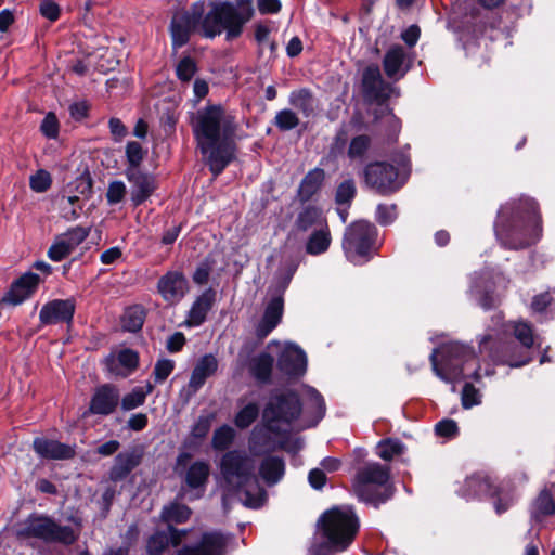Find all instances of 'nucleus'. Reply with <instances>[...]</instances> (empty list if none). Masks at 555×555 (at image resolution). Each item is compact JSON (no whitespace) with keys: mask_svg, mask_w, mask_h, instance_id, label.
Masks as SVG:
<instances>
[{"mask_svg":"<svg viewBox=\"0 0 555 555\" xmlns=\"http://www.w3.org/2000/svg\"><path fill=\"white\" fill-rule=\"evenodd\" d=\"M191 513V509L186 505L173 502L164 506L162 511V518L169 525L182 524L190 518Z\"/></svg>","mask_w":555,"mask_h":555,"instance_id":"nucleus-39","label":"nucleus"},{"mask_svg":"<svg viewBox=\"0 0 555 555\" xmlns=\"http://www.w3.org/2000/svg\"><path fill=\"white\" fill-rule=\"evenodd\" d=\"M153 389L154 386L152 384H147L145 387H135L121 399V408L125 411H130L142 405L146 396L150 395Z\"/></svg>","mask_w":555,"mask_h":555,"instance_id":"nucleus-40","label":"nucleus"},{"mask_svg":"<svg viewBox=\"0 0 555 555\" xmlns=\"http://www.w3.org/2000/svg\"><path fill=\"white\" fill-rule=\"evenodd\" d=\"M52 183L51 175L44 170L39 169L29 178V184L33 191L37 193L46 192Z\"/></svg>","mask_w":555,"mask_h":555,"instance_id":"nucleus-46","label":"nucleus"},{"mask_svg":"<svg viewBox=\"0 0 555 555\" xmlns=\"http://www.w3.org/2000/svg\"><path fill=\"white\" fill-rule=\"evenodd\" d=\"M371 144L370 137L365 134L354 137L348 147V157L351 160H362Z\"/></svg>","mask_w":555,"mask_h":555,"instance_id":"nucleus-45","label":"nucleus"},{"mask_svg":"<svg viewBox=\"0 0 555 555\" xmlns=\"http://www.w3.org/2000/svg\"><path fill=\"white\" fill-rule=\"evenodd\" d=\"M435 431L440 437L452 438L457 434V424L453 420H442L436 424Z\"/></svg>","mask_w":555,"mask_h":555,"instance_id":"nucleus-57","label":"nucleus"},{"mask_svg":"<svg viewBox=\"0 0 555 555\" xmlns=\"http://www.w3.org/2000/svg\"><path fill=\"white\" fill-rule=\"evenodd\" d=\"M234 436H235L234 429L228 425H223V426L217 428L212 436V441H211L212 448L215 450H220V451L228 449L231 446V443L234 439Z\"/></svg>","mask_w":555,"mask_h":555,"instance_id":"nucleus-43","label":"nucleus"},{"mask_svg":"<svg viewBox=\"0 0 555 555\" xmlns=\"http://www.w3.org/2000/svg\"><path fill=\"white\" fill-rule=\"evenodd\" d=\"M235 118L219 105L197 111L193 132L201 153L215 176L220 175L234 158Z\"/></svg>","mask_w":555,"mask_h":555,"instance_id":"nucleus-2","label":"nucleus"},{"mask_svg":"<svg viewBox=\"0 0 555 555\" xmlns=\"http://www.w3.org/2000/svg\"><path fill=\"white\" fill-rule=\"evenodd\" d=\"M217 258H220L219 253L210 254L209 257L206 259L205 262H203L196 270L193 278H208L210 274L215 273L217 268Z\"/></svg>","mask_w":555,"mask_h":555,"instance_id":"nucleus-54","label":"nucleus"},{"mask_svg":"<svg viewBox=\"0 0 555 555\" xmlns=\"http://www.w3.org/2000/svg\"><path fill=\"white\" fill-rule=\"evenodd\" d=\"M304 397L307 401L308 409H311L315 415L313 425L318 424L325 415L326 406L322 395L310 386H304Z\"/></svg>","mask_w":555,"mask_h":555,"instance_id":"nucleus-37","label":"nucleus"},{"mask_svg":"<svg viewBox=\"0 0 555 555\" xmlns=\"http://www.w3.org/2000/svg\"><path fill=\"white\" fill-rule=\"evenodd\" d=\"M288 286L287 280H275L269 287V302L266 307L264 314L256 327V335L264 338L281 322L284 308L283 295Z\"/></svg>","mask_w":555,"mask_h":555,"instance_id":"nucleus-12","label":"nucleus"},{"mask_svg":"<svg viewBox=\"0 0 555 555\" xmlns=\"http://www.w3.org/2000/svg\"><path fill=\"white\" fill-rule=\"evenodd\" d=\"M33 447L39 456L49 460H68L75 455L74 447L43 437L36 438Z\"/></svg>","mask_w":555,"mask_h":555,"instance_id":"nucleus-23","label":"nucleus"},{"mask_svg":"<svg viewBox=\"0 0 555 555\" xmlns=\"http://www.w3.org/2000/svg\"><path fill=\"white\" fill-rule=\"evenodd\" d=\"M389 470L378 463H370L359 469L353 489L359 500L378 505L391 496Z\"/></svg>","mask_w":555,"mask_h":555,"instance_id":"nucleus-8","label":"nucleus"},{"mask_svg":"<svg viewBox=\"0 0 555 555\" xmlns=\"http://www.w3.org/2000/svg\"><path fill=\"white\" fill-rule=\"evenodd\" d=\"M175 369V362L170 359H160L155 363L153 375L156 384L164 383Z\"/></svg>","mask_w":555,"mask_h":555,"instance_id":"nucleus-48","label":"nucleus"},{"mask_svg":"<svg viewBox=\"0 0 555 555\" xmlns=\"http://www.w3.org/2000/svg\"><path fill=\"white\" fill-rule=\"evenodd\" d=\"M145 319L144 309L141 306L127 308L121 317V326L128 332H138L142 328Z\"/></svg>","mask_w":555,"mask_h":555,"instance_id":"nucleus-36","label":"nucleus"},{"mask_svg":"<svg viewBox=\"0 0 555 555\" xmlns=\"http://www.w3.org/2000/svg\"><path fill=\"white\" fill-rule=\"evenodd\" d=\"M531 310L535 314H553L555 310V299L550 292L535 295L531 302Z\"/></svg>","mask_w":555,"mask_h":555,"instance_id":"nucleus-41","label":"nucleus"},{"mask_svg":"<svg viewBox=\"0 0 555 555\" xmlns=\"http://www.w3.org/2000/svg\"><path fill=\"white\" fill-rule=\"evenodd\" d=\"M476 297L479 305L485 309H489L499 302V298L494 295L492 285L490 284L482 286V292L478 289L476 292Z\"/></svg>","mask_w":555,"mask_h":555,"instance_id":"nucleus-52","label":"nucleus"},{"mask_svg":"<svg viewBox=\"0 0 555 555\" xmlns=\"http://www.w3.org/2000/svg\"><path fill=\"white\" fill-rule=\"evenodd\" d=\"M37 287L38 280H15L0 299V304L18 306L28 299Z\"/></svg>","mask_w":555,"mask_h":555,"instance_id":"nucleus-24","label":"nucleus"},{"mask_svg":"<svg viewBox=\"0 0 555 555\" xmlns=\"http://www.w3.org/2000/svg\"><path fill=\"white\" fill-rule=\"evenodd\" d=\"M495 233L509 248H524L538 242L542 228L537 203L531 198L506 203L499 210Z\"/></svg>","mask_w":555,"mask_h":555,"instance_id":"nucleus-4","label":"nucleus"},{"mask_svg":"<svg viewBox=\"0 0 555 555\" xmlns=\"http://www.w3.org/2000/svg\"><path fill=\"white\" fill-rule=\"evenodd\" d=\"M34 268H36L38 271H40L44 275H51V274H66V267H52L46 261H36L34 263Z\"/></svg>","mask_w":555,"mask_h":555,"instance_id":"nucleus-64","label":"nucleus"},{"mask_svg":"<svg viewBox=\"0 0 555 555\" xmlns=\"http://www.w3.org/2000/svg\"><path fill=\"white\" fill-rule=\"evenodd\" d=\"M364 178L366 184L379 193L397 191L403 183L399 180L396 168L386 163H374L366 166Z\"/></svg>","mask_w":555,"mask_h":555,"instance_id":"nucleus-13","label":"nucleus"},{"mask_svg":"<svg viewBox=\"0 0 555 555\" xmlns=\"http://www.w3.org/2000/svg\"><path fill=\"white\" fill-rule=\"evenodd\" d=\"M216 300V292L211 288L205 291L193 304L189 315L188 323L191 326H199L206 319L208 311L211 309Z\"/></svg>","mask_w":555,"mask_h":555,"instance_id":"nucleus-27","label":"nucleus"},{"mask_svg":"<svg viewBox=\"0 0 555 555\" xmlns=\"http://www.w3.org/2000/svg\"><path fill=\"white\" fill-rule=\"evenodd\" d=\"M515 338L521 344V348L512 345L503 346L502 353L493 349L495 341L492 335L487 334L481 337L479 347L481 352H489V356L499 363L507 364L512 367H520L528 364L531 360L530 349L538 343L539 337L533 333L532 325L529 322L519 320L512 324Z\"/></svg>","mask_w":555,"mask_h":555,"instance_id":"nucleus-6","label":"nucleus"},{"mask_svg":"<svg viewBox=\"0 0 555 555\" xmlns=\"http://www.w3.org/2000/svg\"><path fill=\"white\" fill-rule=\"evenodd\" d=\"M555 504L552 494L544 490L534 500L531 506V517L534 521H540L542 517L553 514Z\"/></svg>","mask_w":555,"mask_h":555,"instance_id":"nucleus-38","label":"nucleus"},{"mask_svg":"<svg viewBox=\"0 0 555 555\" xmlns=\"http://www.w3.org/2000/svg\"><path fill=\"white\" fill-rule=\"evenodd\" d=\"M217 481L223 492L224 508L232 496L250 508H259L266 501V491L255 475V462L244 450H231L222 455Z\"/></svg>","mask_w":555,"mask_h":555,"instance_id":"nucleus-3","label":"nucleus"},{"mask_svg":"<svg viewBox=\"0 0 555 555\" xmlns=\"http://www.w3.org/2000/svg\"><path fill=\"white\" fill-rule=\"evenodd\" d=\"M210 474V466L205 461H196L190 465L184 474V483L193 492L189 499H199L205 490L208 477Z\"/></svg>","mask_w":555,"mask_h":555,"instance_id":"nucleus-21","label":"nucleus"},{"mask_svg":"<svg viewBox=\"0 0 555 555\" xmlns=\"http://www.w3.org/2000/svg\"><path fill=\"white\" fill-rule=\"evenodd\" d=\"M88 233L82 228H75L57 236L48 251V256L53 261H61L68 257L74 249L81 244Z\"/></svg>","mask_w":555,"mask_h":555,"instance_id":"nucleus-18","label":"nucleus"},{"mask_svg":"<svg viewBox=\"0 0 555 555\" xmlns=\"http://www.w3.org/2000/svg\"><path fill=\"white\" fill-rule=\"evenodd\" d=\"M259 414V406L256 402H250L243 406L234 418V424L238 428H247L250 426Z\"/></svg>","mask_w":555,"mask_h":555,"instance_id":"nucleus-42","label":"nucleus"},{"mask_svg":"<svg viewBox=\"0 0 555 555\" xmlns=\"http://www.w3.org/2000/svg\"><path fill=\"white\" fill-rule=\"evenodd\" d=\"M76 304L74 299H53L46 302L39 312L40 324L55 325L59 323L70 324L74 319Z\"/></svg>","mask_w":555,"mask_h":555,"instance_id":"nucleus-14","label":"nucleus"},{"mask_svg":"<svg viewBox=\"0 0 555 555\" xmlns=\"http://www.w3.org/2000/svg\"><path fill=\"white\" fill-rule=\"evenodd\" d=\"M126 156L130 164L129 168H138L144 157L141 144L135 141L128 142L126 146Z\"/></svg>","mask_w":555,"mask_h":555,"instance_id":"nucleus-51","label":"nucleus"},{"mask_svg":"<svg viewBox=\"0 0 555 555\" xmlns=\"http://www.w3.org/2000/svg\"><path fill=\"white\" fill-rule=\"evenodd\" d=\"M27 534L44 542L70 545L78 539L79 533L69 526H61L50 517L31 518L27 524Z\"/></svg>","mask_w":555,"mask_h":555,"instance_id":"nucleus-11","label":"nucleus"},{"mask_svg":"<svg viewBox=\"0 0 555 555\" xmlns=\"http://www.w3.org/2000/svg\"><path fill=\"white\" fill-rule=\"evenodd\" d=\"M309 483L314 489H322L326 483V475L321 468L310 470L308 476Z\"/></svg>","mask_w":555,"mask_h":555,"instance_id":"nucleus-62","label":"nucleus"},{"mask_svg":"<svg viewBox=\"0 0 555 555\" xmlns=\"http://www.w3.org/2000/svg\"><path fill=\"white\" fill-rule=\"evenodd\" d=\"M319 525L325 541L314 544L310 555H331L345 551L351 544L359 529V519L351 507L339 506L326 511Z\"/></svg>","mask_w":555,"mask_h":555,"instance_id":"nucleus-5","label":"nucleus"},{"mask_svg":"<svg viewBox=\"0 0 555 555\" xmlns=\"http://www.w3.org/2000/svg\"><path fill=\"white\" fill-rule=\"evenodd\" d=\"M257 8L260 14H276L282 9L280 0H257Z\"/></svg>","mask_w":555,"mask_h":555,"instance_id":"nucleus-61","label":"nucleus"},{"mask_svg":"<svg viewBox=\"0 0 555 555\" xmlns=\"http://www.w3.org/2000/svg\"><path fill=\"white\" fill-rule=\"evenodd\" d=\"M227 542L221 532H206L196 545L180 548L178 555H224Z\"/></svg>","mask_w":555,"mask_h":555,"instance_id":"nucleus-17","label":"nucleus"},{"mask_svg":"<svg viewBox=\"0 0 555 555\" xmlns=\"http://www.w3.org/2000/svg\"><path fill=\"white\" fill-rule=\"evenodd\" d=\"M442 362H437V350L430 354V362L436 375L444 382L461 378L480 379L481 374L476 366L477 359L473 350L460 343H451L441 348Z\"/></svg>","mask_w":555,"mask_h":555,"instance_id":"nucleus-7","label":"nucleus"},{"mask_svg":"<svg viewBox=\"0 0 555 555\" xmlns=\"http://www.w3.org/2000/svg\"><path fill=\"white\" fill-rule=\"evenodd\" d=\"M362 86L365 96L377 102H384L395 92V89L383 80L377 66H369L364 69Z\"/></svg>","mask_w":555,"mask_h":555,"instance_id":"nucleus-16","label":"nucleus"},{"mask_svg":"<svg viewBox=\"0 0 555 555\" xmlns=\"http://www.w3.org/2000/svg\"><path fill=\"white\" fill-rule=\"evenodd\" d=\"M322 178V171L309 172L301 182V190L312 192Z\"/></svg>","mask_w":555,"mask_h":555,"instance_id":"nucleus-63","label":"nucleus"},{"mask_svg":"<svg viewBox=\"0 0 555 555\" xmlns=\"http://www.w3.org/2000/svg\"><path fill=\"white\" fill-rule=\"evenodd\" d=\"M274 359L267 352H262L253 357L248 363L250 375L259 383L267 384L270 382Z\"/></svg>","mask_w":555,"mask_h":555,"instance_id":"nucleus-30","label":"nucleus"},{"mask_svg":"<svg viewBox=\"0 0 555 555\" xmlns=\"http://www.w3.org/2000/svg\"><path fill=\"white\" fill-rule=\"evenodd\" d=\"M404 446L397 439L383 440L377 444V455L385 461H390L403 452Z\"/></svg>","mask_w":555,"mask_h":555,"instance_id":"nucleus-44","label":"nucleus"},{"mask_svg":"<svg viewBox=\"0 0 555 555\" xmlns=\"http://www.w3.org/2000/svg\"><path fill=\"white\" fill-rule=\"evenodd\" d=\"M218 360L214 354L203 356L195 364L189 384L188 393L195 395L218 370Z\"/></svg>","mask_w":555,"mask_h":555,"instance_id":"nucleus-20","label":"nucleus"},{"mask_svg":"<svg viewBox=\"0 0 555 555\" xmlns=\"http://www.w3.org/2000/svg\"><path fill=\"white\" fill-rule=\"evenodd\" d=\"M492 486L490 481L479 475L467 478L460 490L461 496L465 500L480 499L491 494Z\"/></svg>","mask_w":555,"mask_h":555,"instance_id":"nucleus-32","label":"nucleus"},{"mask_svg":"<svg viewBox=\"0 0 555 555\" xmlns=\"http://www.w3.org/2000/svg\"><path fill=\"white\" fill-rule=\"evenodd\" d=\"M141 461L140 454L135 451L122 452L115 457V463L109 472V478L113 481L125 479Z\"/></svg>","mask_w":555,"mask_h":555,"instance_id":"nucleus-28","label":"nucleus"},{"mask_svg":"<svg viewBox=\"0 0 555 555\" xmlns=\"http://www.w3.org/2000/svg\"><path fill=\"white\" fill-rule=\"evenodd\" d=\"M185 534L186 531H179L169 526L168 532H156L150 538L147 551L151 555H159L169 543H172L175 546L178 545Z\"/></svg>","mask_w":555,"mask_h":555,"instance_id":"nucleus-29","label":"nucleus"},{"mask_svg":"<svg viewBox=\"0 0 555 555\" xmlns=\"http://www.w3.org/2000/svg\"><path fill=\"white\" fill-rule=\"evenodd\" d=\"M332 243L330 227L310 232L305 243V251L311 256H319L326 253Z\"/></svg>","mask_w":555,"mask_h":555,"instance_id":"nucleus-31","label":"nucleus"},{"mask_svg":"<svg viewBox=\"0 0 555 555\" xmlns=\"http://www.w3.org/2000/svg\"><path fill=\"white\" fill-rule=\"evenodd\" d=\"M127 178L132 184L131 199L135 206L142 204L155 190V180L152 176L141 172L138 168H128Z\"/></svg>","mask_w":555,"mask_h":555,"instance_id":"nucleus-22","label":"nucleus"},{"mask_svg":"<svg viewBox=\"0 0 555 555\" xmlns=\"http://www.w3.org/2000/svg\"><path fill=\"white\" fill-rule=\"evenodd\" d=\"M300 412L301 404L295 392H276L271 396L263 410V421L270 431L280 434L287 430Z\"/></svg>","mask_w":555,"mask_h":555,"instance_id":"nucleus-10","label":"nucleus"},{"mask_svg":"<svg viewBox=\"0 0 555 555\" xmlns=\"http://www.w3.org/2000/svg\"><path fill=\"white\" fill-rule=\"evenodd\" d=\"M376 235V228L367 221L359 220L351 223L343 238L346 258L354 264L367 262L374 254Z\"/></svg>","mask_w":555,"mask_h":555,"instance_id":"nucleus-9","label":"nucleus"},{"mask_svg":"<svg viewBox=\"0 0 555 555\" xmlns=\"http://www.w3.org/2000/svg\"><path fill=\"white\" fill-rule=\"evenodd\" d=\"M481 403V395L472 384H465L462 391V405L465 409H470L474 405Z\"/></svg>","mask_w":555,"mask_h":555,"instance_id":"nucleus-50","label":"nucleus"},{"mask_svg":"<svg viewBox=\"0 0 555 555\" xmlns=\"http://www.w3.org/2000/svg\"><path fill=\"white\" fill-rule=\"evenodd\" d=\"M397 217L393 205H379L376 209V219L380 224H390Z\"/></svg>","mask_w":555,"mask_h":555,"instance_id":"nucleus-59","label":"nucleus"},{"mask_svg":"<svg viewBox=\"0 0 555 555\" xmlns=\"http://www.w3.org/2000/svg\"><path fill=\"white\" fill-rule=\"evenodd\" d=\"M126 195V185L122 181H113L108 184L106 199L109 205L120 203Z\"/></svg>","mask_w":555,"mask_h":555,"instance_id":"nucleus-49","label":"nucleus"},{"mask_svg":"<svg viewBox=\"0 0 555 555\" xmlns=\"http://www.w3.org/2000/svg\"><path fill=\"white\" fill-rule=\"evenodd\" d=\"M204 2H195L189 10L177 12L170 24L172 44L184 46L193 31L199 29L207 38L225 31L227 39L237 38L254 14V0L212 1L204 14Z\"/></svg>","mask_w":555,"mask_h":555,"instance_id":"nucleus-1","label":"nucleus"},{"mask_svg":"<svg viewBox=\"0 0 555 555\" xmlns=\"http://www.w3.org/2000/svg\"><path fill=\"white\" fill-rule=\"evenodd\" d=\"M278 366L289 377H300L307 371V356L296 344L285 343L278 359Z\"/></svg>","mask_w":555,"mask_h":555,"instance_id":"nucleus-15","label":"nucleus"},{"mask_svg":"<svg viewBox=\"0 0 555 555\" xmlns=\"http://www.w3.org/2000/svg\"><path fill=\"white\" fill-rule=\"evenodd\" d=\"M177 76L183 80L189 81L195 73V64L190 57L182 59L177 65Z\"/></svg>","mask_w":555,"mask_h":555,"instance_id":"nucleus-58","label":"nucleus"},{"mask_svg":"<svg viewBox=\"0 0 555 555\" xmlns=\"http://www.w3.org/2000/svg\"><path fill=\"white\" fill-rule=\"evenodd\" d=\"M405 51L401 46L391 47L384 56V69L390 79L398 80L404 76Z\"/></svg>","mask_w":555,"mask_h":555,"instance_id":"nucleus-26","label":"nucleus"},{"mask_svg":"<svg viewBox=\"0 0 555 555\" xmlns=\"http://www.w3.org/2000/svg\"><path fill=\"white\" fill-rule=\"evenodd\" d=\"M285 472V463L279 456L266 457L259 468L261 478L268 485H274L281 480Z\"/></svg>","mask_w":555,"mask_h":555,"instance_id":"nucleus-33","label":"nucleus"},{"mask_svg":"<svg viewBox=\"0 0 555 555\" xmlns=\"http://www.w3.org/2000/svg\"><path fill=\"white\" fill-rule=\"evenodd\" d=\"M117 361L124 367L133 371L138 366L139 356L135 351L126 348L118 352Z\"/></svg>","mask_w":555,"mask_h":555,"instance_id":"nucleus-55","label":"nucleus"},{"mask_svg":"<svg viewBox=\"0 0 555 555\" xmlns=\"http://www.w3.org/2000/svg\"><path fill=\"white\" fill-rule=\"evenodd\" d=\"M119 400V390L111 384H104L94 390L89 412L96 415H109L117 408Z\"/></svg>","mask_w":555,"mask_h":555,"instance_id":"nucleus-19","label":"nucleus"},{"mask_svg":"<svg viewBox=\"0 0 555 555\" xmlns=\"http://www.w3.org/2000/svg\"><path fill=\"white\" fill-rule=\"evenodd\" d=\"M41 131L42 133L50 138L54 139L59 133V121L53 113H49L41 122Z\"/></svg>","mask_w":555,"mask_h":555,"instance_id":"nucleus-56","label":"nucleus"},{"mask_svg":"<svg viewBox=\"0 0 555 555\" xmlns=\"http://www.w3.org/2000/svg\"><path fill=\"white\" fill-rule=\"evenodd\" d=\"M157 288L163 298L170 304L181 300L188 292L185 280H159Z\"/></svg>","mask_w":555,"mask_h":555,"instance_id":"nucleus-34","label":"nucleus"},{"mask_svg":"<svg viewBox=\"0 0 555 555\" xmlns=\"http://www.w3.org/2000/svg\"><path fill=\"white\" fill-rule=\"evenodd\" d=\"M299 119L291 109H282L275 115V125L279 129L287 131L296 128Z\"/></svg>","mask_w":555,"mask_h":555,"instance_id":"nucleus-47","label":"nucleus"},{"mask_svg":"<svg viewBox=\"0 0 555 555\" xmlns=\"http://www.w3.org/2000/svg\"><path fill=\"white\" fill-rule=\"evenodd\" d=\"M289 104L309 117L315 111V100L307 89L293 91L289 94Z\"/></svg>","mask_w":555,"mask_h":555,"instance_id":"nucleus-35","label":"nucleus"},{"mask_svg":"<svg viewBox=\"0 0 555 555\" xmlns=\"http://www.w3.org/2000/svg\"><path fill=\"white\" fill-rule=\"evenodd\" d=\"M40 13L43 17L48 18L51 22H54L60 16V8L52 0H42L40 2Z\"/></svg>","mask_w":555,"mask_h":555,"instance_id":"nucleus-60","label":"nucleus"},{"mask_svg":"<svg viewBox=\"0 0 555 555\" xmlns=\"http://www.w3.org/2000/svg\"><path fill=\"white\" fill-rule=\"evenodd\" d=\"M296 227L301 232H313L328 227L325 214L318 207H306L297 217Z\"/></svg>","mask_w":555,"mask_h":555,"instance_id":"nucleus-25","label":"nucleus"},{"mask_svg":"<svg viewBox=\"0 0 555 555\" xmlns=\"http://www.w3.org/2000/svg\"><path fill=\"white\" fill-rule=\"evenodd\" d=\"M356 194V186L352 180H346L339 184L336 192V202L338 204L349 203Z\"/></svg>","mask_w":555,"mask_h":555,"instance_id":"nucleus-53","label":"nucleus"}]
</instances>
